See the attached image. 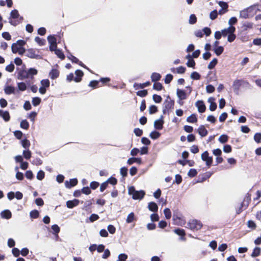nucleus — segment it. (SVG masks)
I'll return each mask as SVG.
<instances>
[{
    "label": "nucleus",
    "instance_id": "1",
    "mask_svg": "<svg viewBox=\"0 0 261 261\" xmlns=\"http://www.w3.org/2000/svg\"><path fill=\"white\" fill-rule=\"evenodd\" d=\"M202 226V223L196 219L191 220L187 223V227L192 230H198L201 228Z\"/></svg>",
    "mask_w": 261,
    "mask_h": 261
},
{
    "label": "nucleus",
    "instance_id": "2",
    "mask_svg": "<svg viewBox=\"0 0 261 261\" xmlns=\"http://www.w3.org/2000/svg\"><path fill=\"white\" fill-rule=\"evenodd\" d=\"M39 53V50L38 49L30 48L27 50L25 56L31 59H41L42 57Z\"/></svg>",
    "mask_w": 261,
    "mask_h": 261
},
{
    "label": "nucleus",
    "instance_id": "3",
    "mask_svg": "<svg viewBox=\"0 0 261 261\" xmlns=\"http://www.w3.org/2000/svg\"><path fill=\"white\" fill-rule=\"evenodd\" d=\"M174 101L170 98L169 96H168L165 99L163 104V113L166 114L167 111H168L170 109H173L174 106Z\"/></svg>",
    "mask_w": 261,
    "mask_h": 261
},
{
    "label": "nucleus",
    "instance_id": "4",
    "mask_svg": "<svg viewBox=\"0 0 261 261\" xmlns=\"http://www.w3.org/2000/svg\"><path fill=\"white\" fill-rule=\"evenodd\" d=\"M254 7L253 6L249 7L246 9L241 10L240 12V17L246 19L249 17V13H252Z\"/></svg>",
    "mask_w": 261,
    "mask_h": 261
},
{
    "label": "nucleus",
    "instance_id": "5",
    "mask_svg": "<svg viewBox=\"0 0 261 261\" xmlns=\"http://www.w3.org/2000/svg\"><path fill=\"white\" fill-rule=\"evenodd\" d=\"M209 153L207 151H205L201 154V159L206 162V165L210 167L213 162L212 156H209Z\"/></svg>",
    "mask_w": 261,
    "mask_h": 261
},
{
    "label": "nucleus",
    "instance_id": "6",
    "mask_svg": "<svg viewBox=\"0 0 261 261\" xmlns=\"http://www.w3.org/2000/svg\"><path fill=\"white\" fill-rule=\"evenodd\" d=\"M228 31L229 34L227 36V41L229 42H232L236 38V35L234 34L236 31V28L234 27L230 26L228 27Z\"/></svg>",
    "mask_w": 261,
    "mask_h": 261
},
{
    "label": "nucleus",
    "instance_id": "7",
    "mask_svg": "<svg viewBox=\"0 0 261 261\" xmlns=\"http://www.w3.org/2000/svg\"><path fill=\"white\" fill-rule=\"evenodd\" d=\"M242 83H244L246 85L248 84L246 83V81L243 80H236L234 81L232 85V87L234 92H238L240 87H241Z\"/></svg>",
    "mask_w": 261,
    "mask_h": 261
},
{
    "label": "nucleus",
    "instance_id": "8",
    "mask_svg": "<svg viewBox=\"0 0 261 261\" xmlns=\"http://www.w3.org/2000/svg\"><path fill=\"white\" fill-rule=\"evenodd\" d=\"M163 116L161 115L159 119L155 120L154 122V127L156 129L161 130L163 127L164 123Z\"/></svg>",
    "mask_w": 261,
    "mask_h": 261
},
{
    "label": "nucleus",
    "instance_id": "9",
    "mask_svg": "<svg viewBox=\"0 0 261 261\" xmlns=\"http://www.w3.org/2000/svg\"><path fill=\"white\" fill-rule=\"evenodd\" d=\"M134 192L135 193L133 194L132 198L135 200L142 199L145 194V192L143 190L137 191H135Z\"/></svg>",
    "mask_w": 261,
    "mask_h": 261
},
{
    "label": "nucleus",
    "instance_id": "10",
    "mask_svg": "<svg viewBox=\"0 0 261 261\" xmlns=\"http://www.w3.org/2000/svg\"><path fill=\"white\" fill-rule=\"evenodd\" d=\"M195 106L197 108L199 113H202L205 112L206 107L203 101H197L195 103Z\"/></svg>",
    "mask_w": 261,
    "mask_h": 261
},
{
    "label": "nucleus",
    "instance_id": "11",
    "mask_svg": "<svg viewBox=\"0 0 261 261\" xmlns=\"http://www.w3.org/2000/svg\"><path fill=\"white\" fill-rule=\"evenodd\" d=\"M77 184V180L76 178L70 179L69 181L66 180L65 182V186L68 189L75 186Z\"/></svg>",
    "mask_w": 261,
    "mask_h": 261
},
{
    "label": "nucleus",
    "instance_id": "12",
    "mask_svg": "<svg viewBox=\"0 0 261 261\" xmlns=\"http://www.w3.org/2000/svg\"><path fill=\"white\" fill-rule=\"evenodd\" d=\"M18 79L19 80H24L25 79L29 78L28 73L26 70H21L18 73Z\"/></svg>",
    "mask_w": 261,
    "mask_h": 261
},
{
    "label": "nucleus",
    "instance_id": "13",
    "mask_svg": "<svg viewBox=\"0 0 261 261\" xmlns=\"http://www.w3.org/2000/svg\"><path fill=\"white\" fill-rule=\"evenodd\" d=\"M79 202V200L77 199H74L72 200H68L66 202V206L69 208H72L78 205Z\"/></svg>",
    "mask_w": 261,
    "mask_h": 261
},
{
    "label": "nucleus",
    "instance_id": "14",
    "mask_svg": "<svg viewBox=\"0 0 261 261\" xmlns=\"http://www.w3.org/2000/svg\"><path fill=\"white\" fill-rule=\"evenodd\" d=\"M0 117L3 118V119L6 122L9 121L10 119L9 113L7 111H4L0 110Z\"/></svg>",
    "mask_w": 261,
    "mask_h": 261
},
{
    "label": "nucleus",
    "instance_id": "15",
    "mask_svg": "<svg viewBox=\"0 0 261 261\" xmlns=\"http://www.w3.org/2000/svg\"><path fill=\"white\" fill-rule=\"evenodd\" d=\"M177 96L180 100H184L187 98V95L183 90L177 89L176 90Z\"/></svg>",
    "mask_w": 261,
    "mask_h": 261
},
{
    "label": "nucleus",
    "instance_id": "16",
    "mask_svg": "<svg viewBox=\"0 0 261 261\" xmlns=\"http://www.w3.org/2000/svg\"><path fill=\"white\" fill-rule=\"evenodd\" d=\"M1 216L2 218L9 219L12 217V214L9 210H5L1 212Z\"/></svg>",
    "mask_w": 261,
    "mask_h": 261
},
{
    "label": "nucleus",
    "instance_id": "17",
    "mask_svg": "<svg viewBox=\"0 0 261 261\" xmlns=\"http://www.w3.org/2000/svg\"><path fill=\"white\" fill-rule=\"evenodd\" d=\"M197 132L200 136L203 137L207 135L208 132L203 125H200L197 129Z\"/></svg>",
    "mask_w": 261,
    "mask_h": 261
},
{
    "label": "nucleus",
    "instance_id": "18",
    "mask_svg": "<svg viewBox=\"0 0 261 261\" xmlns=\"http://www.w3.org/2000/svg\"><path fill=\"white\" fill-rule=\"evenodd\" d=\"M215 98L213 97H210L208 99V102L210 103V110L211 111H215L217 108V104L214 102Z\"/></svg>",
    "mask_w": 261,
    "mask_h": 261
},
{
    "label": "nucleus",
    "instance_id": "19",
    "mask_svg": "<svg viewBox=\"0 0 261 261\" xmlns=\"http://www.w3.org/2000/svg\"><path fill=\"white\" fill-rule=\"evenodd\" d=\"M76 77H74V81L75 82H80L82 80V77L83 76L84 73L81 70H76L75 72Z\"/></svg>",
    "mask_w": 261,
    "mask_h": 261
},
{
    "label": "nucleus",
    "instance_id": "20",
    "mask_svg": "<svg viewBox=\"0 0 261 261\" xmlns=\"http://www.w3.org/2000/svg\"><path fill=\"white\" fill-rule=\"evenodd\" d=\"M15 88L11 86H6L4 88L5 93L7 95H10L15 92Z\"/></svg>",
    "mask_w": 261,
    "mask_h": 261
},
{
    "label": "nucleus",
    "instance_id": "21",
    "mask_svg": "<svg viewBox=\"0 0 261 261\" xmlns=\"http://www.w3.org/2000/svg\"><path fill=\"white\" fill-rule=\"evenodd\" d=\"M148 208L149 211L153 212H157L158 210V205L154 202H150L148 203Z\"/></svg>",
    "mask_w": 261,
    "mask_h": 261
},
{
    "label": "nucleus",
    "instance_id": "22",
    "mask_svg": "<svg viewBox=\"0 0 261 261\" xmlns=\"http://www.w3.org/2000/svg\"><path fill=\"white\" fill-rule=\"evenodd\" d=\"M135 162L141 164L142 163V160L141 158H130L128 159L127 161V163L129 165H132Z\"/></svg>",
    "mask_w": 261,
    "mask_h": 261
},
{
    "label": "nucleus",
    "instance_id": "23",
    "mask_svg": "<svg viewBox=\"0 0 261 261\" xmlns=\"http://www.w3.org/2000/svg\"><path fill=\"white\" fill-rule=\"evenodd\" d=\"M150 84V83L149 82H146L143 84L135 83L134 84V87L136 90L139 89H143L144 87L149 86Z\"/></svg>",
    "mask_w": 261,
    "mask_h": 261
},
{
    "label": "nucleus",
    "instance_id": "24",
    "mask_svg": "<svg viewBox=\"0 0 261 261\" xmlns=\"http://www.w3.org/2000/svg\"><path fill=\"white\" fill-rule=\"evenodd\" d=\"M59 75V71L55 69H53L49 72V76L51 79H56Z\"/></svg>",
    "mask_w": 261,
    "mask_h": 261
},
{
    "label": "nucleus",
    "instance_id": "25",
    "mask_svg": "<svg viewBox=\"0 0 261 261\" xmlns=\"http://www.w3.org/2000/svg\"><path fill=\"white\" fill-rule=\"evenodd\" d=\"M187 121L189 123H196L197 121V118L194 114H191L187 118Z\"/></svg>",
    "mask_w": 261,
    "mask_h": 261
},
{
    "label": "nucleus",
    "instance_id": "26",
    "mask_svg": "<svg viewBox=\"0 0 261 261\" xmlns=\"http://www.w3.org/2000/svg\"><path fill=\"white\" fill-rule=\"evenodd\" d=\"M161 78V75L156 72H153L151 75V79L152 82H157L159 81Z\"/></svg>",
    "mask_w": 261,
    "mask_h": 261
},
{
    "label": "nucleus",
    "instance_id": "27",
    "mask_svg": "<svg viewBox=\"0 0 261 261\" xmlns=\"http://www.w3.org/2000/svg\"><path fill=\"white\" fill-rule=\"evenodd\" d=\"M29 78L32 79L33 78V76L34 75H36L37 74V70L34 68H31L29 70H27Z\"/></svg>",
    "mask_w": 261,
    "mask_h": 261
},
{
    "label": "nucleus",
    "instance_id": "28",
    "mask_svg": "<svg viewBox=\"0 0 261 261\" xmlns=\"http://www.w3.org/2000/svg\"><path fill=\"white\" fill-rule=\"evenodd\" d=\"M215 53L216 54L217 56H219L220 55L222 54V53L224 51V48L222 46H219L217 47H215L214 49Z\"/></svg>",
    "mask_w": 261,
    "mask_h": 261
},
{
    "label": "nucleus",
    "instance_id": "29",
    "mask_svg": "<svg viewBox=\"0 0 261 261\" xmlns=\"http://www.w3.org/2000/svg\"><path fill=\"white\" fill-rule=\"evenodd\" d=\"M261 249L259 247H256L253 250V252L251 254V256L252 257H255L258 256L260 253Z\"/></svg>",
    "mask_w": 261,
    "mask_h": 261
},
{
    "label": "nucleus",
    "instance_id": "30",
    "mask_svg": "<svg viewBox=\"0 0 261 261\" xmlns=\"http://www.w3.org/2000/svg\"><path fill=\"white\" fill-rule=\"evenodd\" d=\"M161 134L155 130L151 132L149 134V137L152 139H156L160 137Z\"/></svg>",
    "mask_w": 261,
    "mask_h": 261
},
{
    "label": "nucleus",
    "instance_id": "31",
    "mask_svg": "<svg viewBox=\"0 0 261 261\" xmlns=\"http://www.w3.org/2000/svg\"><path fill=\"white\" fill-rule=\"evenodd\" d=\"M218 63V60L216 58H214L213 60L208 64L207 68L209 69H213Z\"/></svg>",
    "mask_w": 261,
    "mask_h": 261
},
{
    "label": "nucleus",
    "instance_id": "32",
    "mask_svg": "<svg viewBox=\"0 0 261 261\" xmlns=\"http://www.w3.org/2000/svg\"><path fill=\"white\" fill-rule=\"evenodd\" d=\"M18 89L21 91H24L27 89V84L24 82H20L17 83Z\"/></svg>",
    "mask_w": 261,
    "mask_h": 261
},
{
    "label": "nucleus",
    "instance_id": "33",
    "mask_svg": "<svg viewBox=\"0 0 261 261\" xmlns=\"http://www.w3.org/2000/svg\"><path fill=\"white\" fill-rule=\"evenodd\" d=\"M128 256L125 253H120L118 255V259L116 261H126Z\"/></svg>",
    "mask_w": 261,
    "mask_h": 261
},
{
    "label": "nucleus",
    "instance_id": "34",
    "mask_svg": "<svg viewBox=\"0 0 261 261\" xmlns=\"http://www.w3.org/2000/svg\"><path fill=\"white\" fill-rule=\"evenodd\" d=\"M219 141L221 143H225L227 142L228 137L226 135H222L219 138Z\"/></svg>",
    "mask_w": 261,
    "mask_h": 261
},
{
    "label": "nucleus",
    "instance_id": "35",
    "mask_svg": "<svg viewBox=\"0 0 261 261\" xmlns=\"http://www.w3.org/2000/svg\"><path fill=\"white\" fill-rule=\"evenodd\" d=\"M20 126L22 128L28 129L29 127V123L26 120H23L20 122Z\"/></svg>",
    "mask_w": 261,
    "mask_h": 261
},
{
    "label": "nucleus",
    "instance_id": "36",
    "mask_svg": "<svg viewBox=\"0 0 261 261\" xmlns=\"http://www.w3.org/2000/svg\"><path fill=\"white\" fill-rule=\"evenodd\" d=\"M39 216V213L37 210H33L30 213V216L31 218L36 219Z\"/></svg>",
    "mask_w": 261,
    "mask_h": 261
},
{
    "label": "nucleus",
    "instance_id": "37",
    "mask_svg": "<svg viewBox=\"0 0 261 261\" xmlns=\"http://www.w3.org/2000/svg\"><path fill=\"white\" fill-rule=\"evenodd\" d=\"M41 101V98L38 97H35L33 98L32 101L33 105L35 107L38 106L40 103Z\"/></svg>",
    "mask_w": 261,
    "mask_h": 261
},
{
    "label": "nucleus",
    "instance_id": "38",
    "mask_svg": "<svg viewBox=\"0 0 261 261\" xmlns=\"http://www.w3.org/2000/svg\"><path fill=\"white\" fill-rule=\"evenodd\" d=\"M30 142L27 139H24L21 141V145L25 149L28 148L30 146Z\"/></svg>",
    "mask_w": 261,
    "mask_h": 261
},
{
    "label": "nucleus",
    "instance_id": "39",
    "mask_svg": "<svg viewBox=\"0 0 261 261\" xmlns=\"http://www.w3.org/2000/svg\"><path fill=\"white\" fill-rule=\"evenodd\" d=\"M19 17V14L18 11L17 10L14 9L11 12V13H10V17L11 18L16 19V18H18Z\"/></svg>",
    "mask_w": 261,
    "mask_h": 261
},
{
    "label": "nucleus",
    "instance_id": "40",
    "mask_svg": "<svg viewBox=\"0 0 261 261\" xmlns=\"http://www.w3.org/2000/svg\"><path fill=\"white\" fill-rule=\"evenodd\" d=\"M135 219V215L134 213L132 212L128 214L127 217L126 218V221L127 223H132Z\"/></svg>",
    "mask_w": 261,
    "mask_h": 261
},
{
    "label": "nucleus",
    "instance_id": "41",
    "mask_svg": "<svg viewBox=\"0 0 261 261\" xmlns=\"http://www.w3.org/2000/svg\"><path fill=\"white\" fill-rule=\"evenodd\" d=\"M31 151L29 149L23 151V156L27 160H29L30 159V158L31 157Z\"/></svg>",
    "mask_w": 261,
    "mask_h": 261
},
{
    "label": "nucleus",
    "instance_id": "42",
    "mask_svg": "<svg viewBox=\"0 0 261 261\" xmlns=\"http://www.w3.org/2000/svg\"><path fill=\"white\" fill-rule=\"evenodd\" d=\"M164 213L165 216V218L167 219H169L171 217V212L169 208H166L164 210Z\"/></svg>",
    "mask_w": 261,
    "mask_h": 261
},
{
    "label": "nucleus",
    "instance_id": "43",
    "mask_svg": "<svg viewBox=\"0 0 261 261\" xmlns=\"http://www.w3.org/2000/svg\"><path fill=\"white\" fill-rule=\"evenodd\" d=\"M11 48H12V51L13 53L16 54V53H18V51H19V50L20 48V47H19L18 46V45L16 43H13L11 46Z\"/></svg>",
    "mask_w": 261,
    "mask_h": 261
},
{
    "label": "nucleus",
    "instance_id": "44",
    "mask_svg": "<svg viewBox=\"0 0 261 261\" xmlns=\"http://www.w3.org/2000/svg\"><path fill=\"white\" fill-rule=\"evenodd\" d=\"M47 40L50 45L57 43V39L54 36H48Z\"/></svg>",
    "mask_w": 261,
    "mask_h": 261
},
{
    "label": "nucleus",
    "instance_id": "45",
    "mask_svg": "<svg viewBox=\"0 0 261 261\" xmlns=\"http://www.w3.org/2000/svg\"><path fill=\"white\" fill-rule=\"evenodd\" d=\"M197 21V18L195 14H191L190 16L189 22L191 24H195Z\"/></svg>",
    "mask_w": 261,
    "mask_h": 261
},
{
    "label": "nucleus",
    "instance_id": "46",
    "mask_svg": "<svg viewBox=\"0 0 261 261\" xmlns=\"http://www.w3.org/2000/svg\"><path fill=\"white\" fill-rule=\"evenodd\" d=\"M152 99L155 103H160L162 100V98L160 95L157 94H153Z\"/></svg>",
    "mask_w": 261,
    "mask_h": 261
},
{
    "label": "nucleus",
    "instance_id": "47",
    "mask_svg": "<svg viewBox=\"0 0 261 261\" xmlns=\"http://www.w3.org/2000/svg\"><path fill=\"white\" fill-rule=\"evenodd\" d=\"M35 41L40 46L44 45L45 43V40L42 39L39 37H36Z\"/></svg>",
    "mask_w": 261,
    "mask_h": 261
},
{
    "label": "nucleus",
    "instance_id": "48",
    "mask_svg": "<svg viewBox=\"0 0 261 261\" xmlns=\"http://www.w3.org/2000/svg\"><path fill=\"white\" fill-rule=\"evenodd\" d=\"M137 95L140 96L141 97H144L146 96L147 94V90H142L138 91L136 92Z\"/></svg>",
    "mask_w": 261,
    "mask_h": 261
},
{
    "label": "nucleus",
    "instance_id": "49",
    "mask_svg": "<svg viewBox=\"0 0 261 261\" xmlns=\"http://www.w3.org/2000/svg\"><path fill=\"white\" fill-rule=\"evenodd\" d=\"M55 54L60 59H64L65 58V56L62 52V51L59 49H58L55 50Z\"/></svg>",
    "mask_w": 261,
    "mask_h": 261
},
{
    "label": "nucleus",
    "instance_id": "50",
    "mask_svg": "<svg viewBox=\"0 0 261 261\" xmlns=\"http://www.w3.org/2000/svg\"><path fill=\"white\" fill-rule=\"evenodd\" d=\"M44 175H45V174H44V171L42 170H40L38 172V173L37 174L36 177H37V179H38L39 180H41L44 178Z\"/></svg>",
    "mask_w": 261,
    "mask_h": 261
},
{
    "label": "nucleus",
    "instance_id": "51",
    "mask_svg": "<svg viewBox=\"0 0 261 261\" xmlns=\"http://www.w3.org/2000/svg\"><path fill=\"white\" fill-rule=\"evenodd\" d=\"M158 111V108L155 105H151L149 108V113L150 114L155 113Z\"/></svg>",
    "mask_w": 261,
    "mask_h": 261
},
{
    "label": "nucleus",
    "instance_id": "52",
    "mask_svg": "<svg viewBox=\"0 0 261 261\" xmlns=\"http://www.w3.org/2000/svg\"><path fill=\"white\" fill-rule=\"evenodd\" d=\"M153 88L157 91H160L163 88V86L160 83H154L153 85Z\"/></svg>",
    "mask_w": 261,
    "mask_h": 261
},
{
    "label": "nucleus",
    "instance_id": "53",
    "mask_svg": "<svg viewBox=\"0 0 261 261\" xmlns=\"http://www.w3.org/2000/svg\"><path fill=\"white\" fill-rule=\"evenodd\" d=\"M190 76L191 79L195 80H199L200 78V75L196 71L193 72Z\"/></svg>",
    "mask_w": 261,
    "mask_h": 261
},
{
    "label": "nucleus",
    "instance_id": "54",
    "mask_svg": "<svg viewBox=\"0 0 261 261\" xmlns=\"http://www.w3.org/2000/svg\"><path fill=\"white\" fill-rule=\"evenodd\" d=\"M40 83L42 87L47 88L49 86L50 82L48 79L42 80Z\"/></svg>",
    "mask_w": 261,
    "mask_h": 261
},
{
    "label": "nucleus",
    "instance_id": "55",
    "mask_svg": "<svg viewBox=\"0 0 261 261\" xmlns=\"http://www.w3.org/2000/svg\"><path fill=\"white\" fill-rule=\"evenodd\" d=\"M218 16V12L216 10L212 11L210 14V17L212 20L215 19Z\"/></svg>",
    "mask_w": 261,
    "mask_h": 261
},
{
    "label": "nucleus",
    "instance_id": "56",
    "mask_svg": "<svg viewBox=\"0 0 261 261\" xmlns=\"http://www.w3.org/2000/svg\"><path fill=\"white\" fill-rule=\"evenodd\" d=\"M174 232L180 236H184L185 235V230L183 229L177 228L174 230Z\"/></svg>",
    "mask_w": 261,
    "mask_h": 261
},
{
    "label": "nucleus",
    "instance_id": "57",
    "mask_svg": "<svg viewBox=\"0 0 261 261\" xmlns=\"http://www.w3.org/2000/svg\"><path fill=\"white\" fill-rule=\"evenodd\" d=\"M173 79V75L171 74H168L166 75L164 81L165 84H169Z\"/></svg>",
    "mask_w": 261,
    "mask_h": 261
},
{
    "label": "nucleus",
    "instance_id": "58",
    "mask_svg": "<svg viewBox=\"0 0 261 261\" xmlns=\"http://www.w3.org/2000/svg\"><path fill=\"white\" fill-rule=\"evenodd\" d=\"M197 174V172L195 169H191L188 173L189 176L193 177L195 176Z\"/></svg>",
    "mask_w": 261,
    "mask_h": 261
},
{
    "label": "nucleus",
    "instance_id": "59",
    "mask_svg": "<svg viewBox=\"0 0 261 261\" xmlns=\"http://www.w3.org/2000/svg\"><path fill=\"white\" fill-rule=\"evenodd\" d=\"M254 140L257 143L261 142V133H257L254 136Z\"/></svg>",
    "mask_w": 261,
    "mask_h": 261
},
{
    "label": "nucleus",
    "instance_id": "60",
    "mask_svg": "<svg viewBox=\"0 0 261 261\" xmlns=\"http://www.w3.org/2000/svg\"><path fill=\"white\" fill-rule=\"evenodd\" d=\"M247 226L252 229H255L256 227L255 222L252 220H249L247 222Z\"/></svg>",
    "mask_w": 261,
    "mask_h": 261
},
{
    "label": "nucleus",
    "instance_id": "61",
    "mask_svg": "<svg viewBox=\"0 0 261 261\" xmlns=\"http://www.w3.org/2000/svg\"><path fill=\"white\" fill-rule=\"evenodd\" d=\"M120 172V174L123 177H126L127 176V168L124 167L121 168Z\"/></svg>",
    "mask_w": 261,
    "mask_h": 261
},
{
    "label": "nucleus",
    "instance_id": "62",
    "mask_svg": "<svg viewBox=\"0 0 261 261\" xmlns=\"http://www.w3.org/2000/svg\"><path fill=\"white\" fill-rule=\"evenodd\" d=\"M81 192L86 195H89L91 193V191L88 187H85L82 188Z\"/></svg>",
    "mask_w": 261,
    "mask_h": 261
},
{
    "label": "nucleus",
    "instance_id": "63",
    "mask_svg": "<svg viewBox=\"0 0 261 261\" xmlns=\"http://www.w3.org/2000/svg\"><path fill=\"white\" fill-rule=\"evenodd\" d=\"M206 91L208 93H213L215 91V87L212 85H208L206 87Z\"/></svg>",
    "mask_w": 261,
    "mask_h": 261
},
{
    "label": "nucleus",
    "instance_id": "64",
    "mask_svg": "<svg viewBox=\"0 0 261 261\" xmlns=\"http://www.w3.org/2000/svg\"><path fill=\"white\" fill-rule=\"evenodd\" d=\"M14 135L17 139H20L22 137L23 134L20 130H15L14 132Z\"/></svg>",
    "mask_w": 261,
    "mask_h": 261
}]
</instances>
